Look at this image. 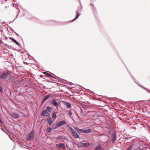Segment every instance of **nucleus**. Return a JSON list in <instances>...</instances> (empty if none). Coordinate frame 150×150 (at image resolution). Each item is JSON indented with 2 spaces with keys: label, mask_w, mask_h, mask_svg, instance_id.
<instances>
[{
  "label": "nucleus",
  "mask_w": 150,
  "mask_h": 150,
  "mask_svg": "<svg viewBox=\"0 0 150 150\" xmlns=\"http://www.w3.org/2000/svg\"><path fill=\"white\" fill-rule=\"evenodd\" d=\"M79 2L81 6V8H78V9L76 11V13L77 14L75 18L73 19L72 20L70 21H74L76 20L79 17V16L80 15V14H79V13L81 12L82 9V5L81 4V1L80 0H79Z\"/></svg>",
  "instance_id": "1"
},
{
  "label": "nucleus",
  "mask_w": 150,
  "mask_h": 150,
  "mask_svg": "<svg viewBox=\"0 0 150 150\" xmlns=\"http://www.w3.org/2000/svg\"><path fill=\"white\" fill-rule=\"evenodd\" d=\"M117 134L115 132H113L112 134L111 137H110L111 139L110 142L111 143L114 144L115 142L117 140Z\"/></svg>",
  "instance_id": "2"
},
{
  "label": "nucleus",
  "mask_w": 150,
  "mask_h": 150,
  "mask_svg": "<svg viewBox=\"0 0 150 150\" xmlns=\"http://www.w3.org/2000/svg\"><path fill=\"white\" fill-rule=\"evenodd\" d=\"M35 134L34 132L32 130L30 133L28 134L26 138V140L27 141H29L30 140H33L34 139Z\"/></svg>",
  "instance_id": "3"
},
{
  "label": "nucleus",
  "mask_w": 150,
  "mask_h": 150,
  "mask_svg": "<svg viewBox=\"0 0 150 150\" xmlns=\"http://www.w3.org/2000/svg\"><path fill=\"white\" fill-rule=\"evenodd\" d=\"M10 76L9 74L7 72H4L0 74V78L2 79H5Z\"/></svg>",
  "instance_id": "4"
},
{
  "label": "nucleus",
  "mask_w": 150,
  "mask_h": 150,
  "mask_svg": "<svg viewBox=\"0 0 150 150\" xmlns=\"http://www.w3.org/2000/svg\"><path fill=\"white\" fill-rule=\"evenodd\" d=\"M91 144L90 143H82L80 142L78 144V146L81 147H84L89 146Z\"/></svg>",
  "instance_id": "5"
},
{
  "label": "nucleus",
  "mask_w": 150,
  "mask_h": 150,
  "mask_svg": "<svg viewBox=\"0 0 150 150\" xmlns=\"http://www.w3.org/2000/svg\"><path fill=\"white\" fill-rule=\"evenodd\" d=\"M41 114L42 115L48 117H50V114L47 111V110H43L42 111Z\"/></svg>",
  "instance_id": "6"
},
{
  "label": "nucleus",
  "mask_w": 150,
  "mask_h": 150,
  "mask_svg": "<svg viewBox=\"0 0 150 150\" xmlns=\"http://www.w3.org/2000/svg\"><path fill=\"white\" fill-rule=\"evenodd\" d=\"M45 120L48 122L50 126L51 125L53 122L52 119L50 117H48Z\"/></svg>",
  "instance_id": "7"
},
{
  "label": "nucleus",
  "mask_w": 150,
  "mask_h": 150,
  "mask_svg": "<svg viewBox=\"0 0 150 150\" xmlns=\"http://www.w3.org/2000/svg\"><path fill=\"white\" fill-rule=\"evenodd\" d=\"M57 146L58 148L62 149H65V145L63 143L59 144Z\"/></svg>",
  "instance_id": "8"
},
{
  "label": "nucleus",
  "mask_w": 150,
  "mask_h": 150,
  "mask_svg": "<svg viewBox=\"0 0 150 150\" xmlns=\"http://www.w3.org/2000/svg\"><path fill=\"white\" fill-rule=\"evenodd\" d=\"M9 38L12 41L16 43L17 45H18L19 47L21 46V44L19 42H17L16 40L14 38L12 37Z\"/></svg>",
  "instance_id": "9"
},
{
  "label": "nucleus",
  "mask_w": 150,
  "mask_h": 150,
  "mask_svg": "<svg viewBox=\"0 0 150 150\" xmlns=\"http://www.w3.org/2000/svg\"><path fill=\"white\" fill-rule=\"evenodd\" d=\"M66 123V121L64 120H62L57 123L58 125L60 126L65 124Z\"/></svg>",
  "instance_id": "10"
},
{
  "label": "nucleus",
  "mask_w": 150,
  "mask_h": 150,
  "mask_svg": "<svg viewBox=\"0 0 150 150\" xmlns=\"http://www.w3.org/2000/svg\"><path fill=\"white\" fill-rule=\"evenodd\" d=\"M62 103L64 104L68 108H70L71 107V105L70 103L63 101Z\"/></svg>",
  "instance_id": "11"
},
{
  "label": "nucleus",
  "mask_w": 150,
  "mask_h": 150,
  "mask_svg": "<svg viewBox=\"0 0 150 150\" xmlns=\"http://www.w3.org/2000/svg\"><path fill=\"white\" fill-rule=\"evenodd\" d=\"M73 135V136L76 138H78L79 137V134H78L77 132L74 131L73 133H72Z\"/></svg>",
  "instance_id": "12"
},
{
  "label": "nucleus",
  "mask_w": 150,
  "mask_h": 150,
  "mask_svg": "<svg viewBox=\"0 0 150 150\" xmlns=\"http://www.w3.org/2000/svg\"><path fill=\"white\" fill-rule=\"evenodd\" d=\"M51 104H53L55 106H57V102L54 99L52 100L51 102Z\"/></svg>",
  "instance_id": "13"
},
{
  "label": "nucleus",
  "mask_w": 150,
  "mask_h": 150,
  "mask_svg": "<svg viewBox=\"0 0 150 150\" xmlns=\"http://www.w3.org/2000/svg\"><path fill=\"white\" fill-rule=\"evenodd\" d=\"M133 137H126L125 138V142H126V144H127L128 143H129V142L128 141L130 140Z\"/></svg>",
  "instance_id": "14"
},
{
  "label": "nucleus",
  "mask_w": 150,
  "mask_h": 150,
  "mask_svg": "<svg viewBox=\"0 0 150 150\" xmlns=\"http://www.w3.org/2000/svg\"><path fill=\"white\" fill-rule=\"evenodd\" d=\"M92 131V129H88L87 130H84V133L88 134L91 133Z\"/></svg>",
  "instance_id": "15"
},
{
  "label": "nucleus",
  "mask_w": 150,
  "mask_h": 150,
  "mask_svg": "<svg viewBox=\"0 0 150 150\" xmlns=\"http://www.w3.org/2000/svg\"><path fill=\"white\" fill-rule=\"evenodd\" d=\"M102 149V145L100 144H99L96 146L95 150H101Z\"/></svg>",
  "instance_id": "16"
},
{
  "label": "nucleus",
  "mask_w": 150,
  "mask_h": 150,
  "mask_svg": "<svg viewBox=\"0 0 150 150\" xmlns=\"http://www.w3.org/2000/svg\"><path fill=\"white\" fill-rule=\"evenodd\" d=\"M59 126L58 125L57 123L56 124L54 125L53 124L52 125V128L53 129H55L57 128Z\"/></svg>",
  "instance_id": "17"
},
{
  "label": "nucleus",
  "mask_w": 150,
  "mask_h": 150,
  "mask_svg": "<svg viewBox=\"0 0 150 150\" xmlns=\"http://www.w3.org/2000/svg\"><path fill=\"white\" fill-rule=\"evenodd\" d=\"M52 108L49 106H48L46 108L47 111L48 112H51V110L52 109Z\"/></svg>",
  "instance_id": "18"
},
{
  "label": "nucleus",
  "mask_w": 150,
  "mask_h": 150,
  "mask_svg": "<svg viewBox=\"0 0 150 150\" xmlns=\"http://www.w3.org/2000/svg\"><path fill=\"white\" fill-rule=\"evenodd\" d=\"M49 97V95L48 94L45 96L44 98L43 103L45 102L47 99H48Z\"/></svg>",
  "instance_id": "19"
},
{
  "label": "nucleus",
  "mask_w": 150,
  "mask_h": 150,
  "mask_svg": "<svg viewBox=\"0 0 150 150\" xmlns=\"http://www.w3.org/2000/svg\"><path fill=\"white\" fill-rule=\"evenodd\" d=\"M134 82L137 84L139 86L141 87H142L144 88L136 80V79H134Z\"/></svg>",
  "instance_id": "20"
},
{
  "label": "nucleus",
  "mask_w": 150,
  "mask_h": 150,
  "mask_svg": "<svg viewBox=\"0 0 150 150\" xmlns=\"http://www.w3.org/2000/svg\"><path fill=\"white\" fill-rule=\"evenodd\" d=\"M77 130L78 132H80V133H84V129H79V128H78L77 129Z\"/></svg>",
  "instance_id": "21"
},
{
  "label": "nucleus",
  "mask_w": 150,
  "mask_h": 150,
  "mask_svg": "<svg viewBox=\"0 0 150 150\" xmlns=\"http://www.w3.org/2000/svg\"><path fill=\"white\" fill-rule=\"evenodd\" d=\"M68 127H69V129L70 131L72 133L74 132L75 131L71 128V127H70L69 125H68Z\"/></svg>",
  "instance_id": "22"
},
{
  "label": "nucleus",
  "mask_w": 150,
  "mask_h": 150,
  "mask_svg": "<svg viewBox=\"0 0 150 150\" xmlns=\"http://www.w3.org/2000/svg\"><path fill=\"white\" fill-rule=\"evenodd\" d=\"M13 116L14 118H18L19 117V115L17 114H16L14 113V114H13Z\"/></svg>",
  "instance_id": "23"
},
{
  "label": "nucleus",
  "mask_w": 150,
  "mask_h": 150,
  "mask_svg": "<svg viewBox=\"0 0 150 150\" xmlns=\"http://www.w3.org/2000/svg\"><path fill=\"white\" fill-rule=\"evenodd\" d=\"M133 146V144H132L128 148L127 150H131L132 149Z\"/></svg>",
  "instance_id": "24"
},
{
  "label": "nucleus",
  "mask_w": 150,
  "mask_h": 150,
  "mask_svg": "<svg viewBox=\"0 0 150 150\" xmlns=\"http://www.w3.org/2000/svg\"><path fill=\"white\" fill-rule=\"evenodd\" d=\"M44 74L47 75V77H50V76H51V75L46 72H44Z\"/></svg>",
  "instance_id": "25"
},
{
  "label": "nucleus",
  "mask_w": 150,
  "mask_h": 150,
  "mask_svg": "<svg viewBox=\"0 0 150 150\" xmlns=\"http://www.w3.org/2000/svg\"><path fill=\"white\" fill-rule=\"evenodd\" d=\"M56 117V112L54 111V112H53V114H52V118L53 119H54V118H55Z\"/></svg>",
  "instance_id": "26"
},
{
  "label": "nucleus",
  "mask_w": 150,
  "mask_h": 150,
  "mask_svg": "<svg viewBox=\"0 0 150 150\" xmlns=\"http://www.w3.org/2000/svg\"><path fill=\"white\" fill-rule=\"evenodd\" d=\"M47 130L49 133H50L52 131V129L50 127H48Z\"/></svg>",
  "instance_id": "27"
},
{
  "label": "nucleus",
  "mask_w": 150,
  "mask_h": 150,
  "mask_svg": "<svg viewBox=\"0 0 150 150\" xmlns=\"http://www.w3.org/2000/svg\"><path fill=\"white\" fill-rule=\"evenodd\" d=\"M63 136H59L56 138L57 139L59 140L60 139H63Z\"/></svg>",
  "instance_id": "28"
},
{
  "label": "nucleus",
  "mask_w": 150,
  "mask_h": 150,
  "mask_svg": "<svg viewBox=\"0 0 150 150\" xmlns=\"http://www.w3.org/2000/svg\"><path fill=\"white\" fill-rule=\"evenodd\" d=\"M0 92L1 93H3V90L2 87L0 85Z\"/></svg>",
  "instance_id": "29"
},
{
  "label": "nucleus",
  "mask_w": 150,
  "mask_h": 150,
  "mask_svg": "<svg viewBox=\"0 0 150 150\" xmlns=\"http://www.w3.org/2000/svg\"><path fill=\"white\" fill-rule=\"evenodd\" d=\"M63 139L66 140L67 142L69 141V140L68 138L66 137H63Z\"/></svg>",
  "instance_id": "30"
},
{
  "label": "nucleus",
  "mask_w": 150,
  "mask_h": 150,
  "mask_svg": "<svg viewBox=\"0 0 150 150\" xmlns=\"http://www.w3.org/2000/svg\"><path fill=\"white\" fill-rule=\"evenodd\" d=\"M68 114L70 115H71L72 114V113L71 112V110H69L68 111Z\"/></svg>",
  "instance_id": "31"
},
{
  "label": "nucleus",
  "mask_w": 150,
  "mask_h": 150,
  "mask_svg": "<svg viewBox=\"0 0 150 150\" xmlns=\"http://www.w3.org/2000/svg\"><path fill=\"white\" fill-rule=\"evenodd\" d=\"M19 12H20V10H19V11L18 12V14H17L16 17L15 18L13 21L12 22H13L15 20V19L17 18Z\"/></svg>",
  "instance_id": "32"
},
{
  "label": "nucleus",
  "mask_w": 150,
  "mask_h": 150,
  "mask_svg": "<svg viewBox=\"0 0 150 150\" xmlns=\"http://www.w3.org/2000/svg\"><path fill=\"white\" fill-rule=\"evenodd\" d=\"M76 85H77V86H79V87H81L80 88V89L81 90L82 89L81 88H82V87L81 86H80V85H79L78 84H76Z\"/></svg>",
  "instance_id": "33"
},
{
  "label": "nucleus",
  "mask_w": 150,
  "mask_h": 150,
  "mask_svg": "<svg viewBox=\"0 0 150 150\" xmlns=\"http://www.w3.org/2000/svg\"><path fill=\"white\" fill-rule=\"evenodd\" d=\"M14 33H15V34H16V35H17V36H20V37H21V36H20V35L19 34H18L17 33H16V32H14Z\"/></svg>",
  "instance_id": "34"
},
{
  "label": "nucleus",
  "mask_w": 150,
  "mask_h": 150,
  "mask_svg": "<svg viewBox=\"0 0 150 150\" xmlns=\"http://www.w3.org/2000/svg\"><path fill=\"white\" fill-rule=\"evenodd\" d=\"M50 21L53 24H54V21Z\"/></svg>",
  "instance_id": "35"
},
{
  "label": "nucleus",
  "mask_w": 150,
  "mask_h": 150,
  "mask_svg": "<svg viewBox=\"0 0 150 150\" xmlns=\"http://www.w3.org/2000/svg\"><path fill=\"white\" fill-rule=\"evenodd\" d=\"M0 122L1 123H2V122L1 121V120H0Z\"/></svg>",
  "instance_id": "36"
},
{
  "label": "nucleus",
  "mask_w": 150,
  "mask_h": 150,
  "mask_svg": "<svg viewBox=\"0 0 150 150\" xmlns=\"http://www.w3.org/2000/svg\"><path fill=\"white\" fill-rule=\"evenodd\" d=\"M50 77H51L52 78H54V77L53 76H52V75H51V76H50Z\"/></svg>",
  "instance_id": "37"
},
{
  "label": "nucleus",
  "mask_w": 150,
  "mask_h": 150,
  "mask_svg": "<svg viewBox=\"0 0 150 150\" xmlns=\"http://www.w3.org/2000/svg\"><path fill=\"white\" fill-rule=\"evenodd\" d=\"M90 5H92V6H93V4H91Z\"/></svg>",
  "instance_id": "38"
},
{
  "label": "nucleus",
  "mask_w": 150,
  "mask_h": 150,
  "mask_svg": "<svg viewBox=\"0 0 150 150\" xmlns=\"http://www.w3.org/2000/svg\"><path fill=\"white\" fill-rule=\"evenodd\" d=\"M132 142H133L132 140V141L130 142V143H132Z\"/></svg>",
  "instance_id": "39"
},
{
  "label": "nucleus",
  "mask_w": 150,
  "mask_h": 150,
  "mask_svg": "<svg viewBox=\"0 0 150 150\" xmlns=\"http://www.w3.org/2000/svg\"><path fill=\"white\" fill-rule=\"evenodd\" d=\"M13 1H14V2H15V0H13Z\"/></svg>",
  "instance_id": "40"
},
{
  "label": "nucleus",
  "mask_w": 150,
  "mask_h": 150,
  "mask_svg": "<svg viewBox=\"0 0 150 150\" xmlns=\"http://www.w3.org/2000/svg\"><path fill=\"white\" fill-rule=\"evenodd\" d=\"M15 6V5H14V4H13V6Z\"/></svg>",
  "instance_id": "41"
},
{
  "label": "nucleus",
  "mask_w": 150,
  "mask_h": 150,
  "mask_svg": "<svg viewBox=\"0 0 150 150\" xmlns=\"http://www.w3.org/2000/svg\"><path fill=\"white\" fill-rule=\"evenodd\" d=\"M15 6V5H14V4H13V6Z\"/></svg>",
  "instance_id": "42"
}]
</instances>
